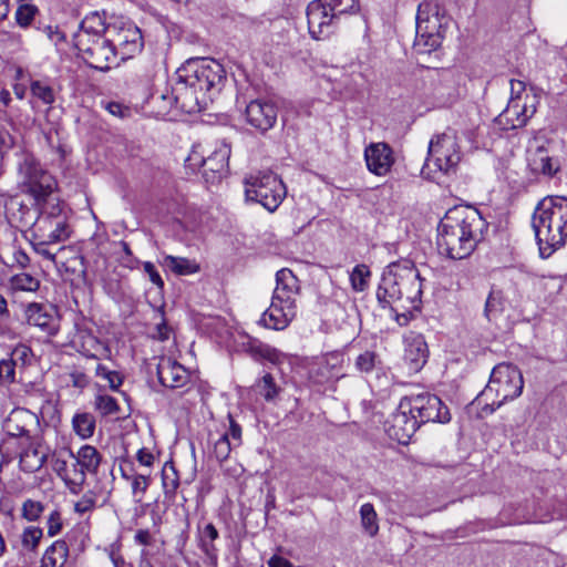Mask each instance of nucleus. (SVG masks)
<instances>
[{
    "mask_svg": "<svg viewBox=\"0 0 567 567\" xmlns=\"http://www.w3.org/2000/svg\"><path fill=\"white\" fill-rule=\"evenodd\" d=\"M18 173L25 192L32 195L39 206V216L31 228L33 239L53 243L66 240L71 234L68 213L61 202L52 197L56 186L53 176L29 153L22 154Z\"/></svg>",
    "mask_w": 567,
    "mask_h": 567,
    "instance_id": "1",
    "label": "nucleus"
},
{
    "mask_svg": "<svg viewBox=\"0 0 567 567\" xmlns=\"http://www.w3.org/2000/svg\"><path fill=\"white\" fill-rule=\"evenodd\" d=\"M177 75L178 81L173 87L174 101L181 111L188 114L207 109L226 79L224 66L209 58L188 60L178 69Z\"/></svg>",
    "mask_w": 567,
    "mask_h": 567,
    "instance_id": "2",
    "label": "nucleus"
},
{
    "mask_svg": "<svg viewBox=\"0 0 567 567\" xmlns=\"http://www.w3.org/2000/svg\"><path fill=\"white\" fill-rule=\"evenodd\" d=\"M486 229L487 223L477 209L455 206L446 212L439 224V252L454 260L464 259L474 251Z\"/></svg>",
    "mask_w": 567,
    "mask_h": 567,
    "instance_id": "3",
    "label": "nucleus"
},
{
    "mask_svg": "<svg viewBox=\"0 0 567 567\" xmlns=\"http://www.w3.org/2000/svg\"><path fill=\"white\" fill-rule=\"evenodd\" d=\"M423 293V279L411 260L391 262L384 269L377 289V299L382 308L417 310Z\"/></svg>",
    "mask_w": 567,
    "mask_h": 567,
    "instance_id": "4",
    "label": "nucleus"
},
{
    "mask_svg": "<svg viewBox=\"0 0 567 567\" xmlns=\"http://www.w3.org/2000/svg\"><path fill=\"white\" fill-rule=\"evenodd\" d=\"M542 258H549L567 241V198L550 196L543 198L532 216Z\"/></svg>",
    "mask_w": 567,
    "mask_h": 567,
    "instance_id": "5",
    "label": "nucleus"
},
{
    "mask_svg": "<svg viewBox=\"0 0 567 567\" xmlns=\"http://www.w3.org/2000/svg\"><path fill=\"white\" fill-rule=\"evenodd\" d=\"M73 41L81 58L89 66L106 71L112 64H117L115 47H113L106 25L99 13H91L82 20Z\"/></svg>",
    "mask_w": 567,
    "mask_h": 567,
    "instance_id": "6",
    "label": "nucleus"
},
{
    "mask_svg": "<svg viewBox=\"0 0 567 567\" xmlns=\"http://www.w3.org/2000/svg\"><path fill=\"white\" fill-rule=\"evenodd\" d=\"M299 292V280L293 272L287 268L278 270L271 303L262 313L259 322L268 329H286L296 317V301Z\"/></svg>",
    "mask_w": 567,
    "mask_h": 567,
    "instance_id": "7",
    "label": "nucleus"
},
{
    "mask_svg": "<svg viewBox=\"0 0 567 567\" xmlns=\"http://www.w3.org/2000/svg\"><path fill=\"white\" fill-rule=\"evenodd\" d=\"M523 388L524 380L519 369L509 363H499L493 369L487 385L473 404L484 403L482 412L491 414L505 402L517 399Z\"/></svg>",
    "mask_w": 567,
    "mask_h": 567,
    "instance_id": "8",
    "label": "nucleus"
},
{
    "mask_svg": "<svg viewBox=\"0 0 567 567\" xmlns=\"http://www.w3.org/2000/svg\"><path fill=\"white\" fill-rule=\"evenodd\" d=\"M245 195L248 200L256 202L268 212L274 213L287 195L281 178L270 171L250 174L244 181Z\"/></svg>",
    "mask_w": 567,
    "mask_h": 567,
    "instance_id": "9",
    "label": "nucleus"
},
{
    "mask_svg": "<svg viewBox=\"0 0 567 567\" xmlns=\"http://www.w3.org/2000/svg\"><path fill=\"white\" fill-rule=\"evenodd\" d=\"M461 161L456 134L449 130L433 136L429 144L424 169L450 174Z\"/></svg>",
    "mask_w": 567,
    "mask_h": 567,
    "instance_id": "10",
    "label": "nucleus"
},
{
    "mask_svg": "<svg viewBox=\"0 0 567 567\" xmlns=\"http://www.w3.org/2000/svg\"><path fill=\"white\" fill-rule=\"evenodd\" d=\"M403 409L412 411L419 425L427 422L446 423L451 420L447 406L435 394L420 393L403 399Z\"/></svg>",
    "mask_w": 567,
    "mask_h": 567,
    "instance_id": "11",
    "label": "nucleus"
},
{
    "mask_svg": "<svg viewBox=\"0 0 567 567\" xmlns=\"http://www.w3.org/2000/svg\"><path fill=\"white\" fill-rule=\"evenodd\" d=\"M116 58L127 60L140 53L144 47L141 30L133 23L106 25Z\"/></svg>",
    "mask_w": 567,
    "mask_h": 567,
    "instance_id": "12",
    "label": "nucleus"
},
{
    "mask_svg": "<svg viewBox=\"0 0 567 567\" xmlns=\"http://www.w3.org/2000/svg\"><path fill=\"white\" fill-rule=\"evenodd\" d=\"M245 117L250 126L260 133H266L271 130L277 122L278 107L271 100L256 99L247 104Z\"/></svg>",
    "mask_w": 567,
    "mask_h": 567,
    "instance_id": "13",
    "label": "nucleus"
},
{
    "mask_svg": "<svg viewBox=\"0 0 567 567\" xmlns=\"http://www.w3.org/2000/svg\"><path fill=\"white\" fill-rule=\"evenodd\" d=\"M419 427V421L412 411L403 409V400H401L396 412L385 423V432L389 437L400 444H408Z\"/></svg>",
    "mask_w": 567,
    "mask_h": 567,
    "instance_id": "14",
    "label": "nucleus"
},
{
    "mask_svg": "<svg viewBox=\"0 0 567 567\" xmlns=\"http://www.w3.org/2000/svg\"><path fill=\"white\" fill-rule=\"evenodd\" d=\"M307 20L309 32L315 39L328 37L339 23L323 0H315L308 4Z\"/></svg>",
    "mask_w": 567,
    "mask_h": 567,
    "instance_id": "15",
    "label": "nucleus"
},
{
    "mask_svg": "<svg viewBox=\"0 0 567 567\" xmlns=\"http://www.w3.org/2000/svg\"><path fill=\"white\" fill-rule=\"evenodd\" d=\"M39 426L38 415L23 408L13 409L3 422V431L9 436L29 440L38 432Z\"/></svg>",
    "mask_w": 567,
    "mask_h": 567,
    "instance_id": "16",
    "label": "nucleus"
},
{
    "mask_svg": "<svg viewBox=\"0 0 567 567\" xmlns=\"http://www.w3.org/2000/svg\"><path fill=\"white\" fill-rule=\"evenodd\" d=\"M534 100L529 95H525L524 101L518 95L511 96L506 109L499 115V123L513 130L525 126L536 112Z\"/></svg>",
    "mask_w": 567,
    "mask_h": 567,
    "instance_id": "17",
    "label": "nucleus"
},
{
    "mask_svg": "<svg viewBox=\"0 0 567 567\" xmlns=\"http://www.w3.org/2000/svg\"><path fill=\"white\" fill-rule=\"evenodd\" d=\"M368 169L377 176H385L394 164L393 151L389 144L371 143L364 150Z\"/></svg>",
    "mask_w": 567,
    "mask_h": 567,
    "instance_id": "18",
    "label": "nucleus"
},
{
    "mask_svg": "<svg viewBox=\"0 0 567 567\" xmlns=\"http://www.w3.org/2000/svg\"><path fill=\"white\" fill-rule=\"evenodd\" d=\"M437 19L431 21L429 18H423L421 7L416 16V35L414 40V50L417 53H430L441 45V37L436 32Z\"/></svg>",
    "mask_w": 567,
    "mask_h": 567,
    "instance_id": "19",
    "label": "nucleus"
},
{
    "mask_svg": "<svg viewBox=\"0 0 567 567\" xmlns=\"http://www.w3.org/2000/svg\"><path fill=\"white\" fill-rule=\"evenodd\" d=\"M157 377L161 384L169 389L185 386L189 381V372L177 361L162 357L157 363Z\"/></svg>",
    "mask_w": 567,
    "mask_h": 567,
    "instance_id": "20",
    "label": "nucleus"
},
{
    "mask_svg": "<svg viewBox=\"0 0 567 567\" xmlns=\"http://www.w3.org/2000/svg\"><path fill=\"white\" fill-rule=\"evenodd\" d=\"M429 357L427 344L424 337L419 333H410L404 338V361L411 371L417 372Z\"/></svg>",
    "mask_w": 567,
    "mask_h": 567,
    "instance_id": "21",
    "label": "nucleus"
},
{
    "mask_svg": "<svg viewBox=\"0 0 567 567\" xmlns=\"http://www.w3.org/2000/svg\"><path fill=\"white\" fill-rule=\"evenodd\" d=\"M49 450L38 441H31L30 444L20 452V468L27 473H35L42 468L47 462Z\"/></svg>",
    "mask_w": 567,
    "mask_h": 567,
    "instance_id": "22",
    "label": "nucleus"
},
{
    "mask_svg": "<svg viewBox=\"0 0 567 567\" xmlns=\"http://www.w3.org/2000/svg\"><path fill=\"white\" fill-rule=\"evenodd\" d=\"M528 167L534 174H540L546 177H553L560 169L559 161L549 156L547 150L543 146L528 152Z\"/></svg>",
    "mask_w": 567,
    "mask_h": 567,
    "instance_id": "23",
    "label": "nucleus"
},
{
    "mask_svg": "<svg viewBox=\"0 0 567 567\" xmlns=\"http://www.w3.org/2000/svg\"><path fill=\"white\" fill-rule=\"evenodd\" d=\"M230 148L226 143H220L206 158H199L195 164L202 165L204 174L207 172L223 174L228 166Z\"/></svg>",
    "mask_w": 567,
    "mask_h": 567,
    "instance_id": "24",
    "label": "nucleus"
},
{
    "mask_svg": "<svg viewBox=\"0 0 567 567\" xmlns=\"http://www.w3.org/2000/svg\"><path fill=\"white\" fill-rule=\"evenodd\" d=\"M25 313L29 324L38 327L49 334L58 332V323L55 324L54 317L42 305H29Z\"/></svg>",
    "mask_w": 567,
    "mask_h": 567,
    "instance_id": "25",
    "label": "nucleus"
},
{
    "mask_svg": "<svg viewBox=\"0 0 567 567\" xmlns=\"http://www.w3.org/2000/svg\"><path fill=\"white\" fill-rule=\"evenodd\" d=\"M246 352L257 361H268L272 364H281L286 355L276 348L257 339L249 340L245 346Z\"/></svg>",
    "mask_w": 567,
    "mask_h": 567,
    "instance_id": "26",
    "label": "nucleus"
},
{
    "mask_svg": "<svg viewBox=\"0 0 567 567\" xmlns=\"http://www.w3.org/2000/svg\"><path fill=\"white\" fill-rule=\"evenodd\" d=\"M69 557V546L65 540L53 542L42 555L40 567H64Z\"/></svg>",
    "mask_w": 567,
    "mask_h": 567,
    "instance_id": "27",
    "label": "nucleus"
},
{
    "mask_svg": "<svg viewBox=\"0 0 567 567\" xmlns=\"http://www.w3.org/2000/svg\"><path fill=\"white\" fill-rule=\"evenodd\" d=\"M81 352L93 359L109 358L111 350L106 343L93 336L91 332L83 331L80 333Z\"/></svg>",
    "mask_w": 567,
    "mask_h": 567,
    "instance_id": "28",
    "label": "nucleus"
},
{
    "mask_svg": "<svg viewBox=\"0 0 567 567\" xmlns=\"http://www.w3.org/2000/svg\"><path fill=\"white\" fill-rule=\"evenodd\" d=\"M69 454L74 461H78V465L86 470L89 473H96L101 461V453L93 445L85 444L81 446L76 453L69 451Z\"/></svg>",
    "mask_w": 567,
    "mask_h": 567,
    "instance_id": "29",
    "label": "nucleus"
},
{
    "mask_svg": "<svg viewBox=\"0 0 567 567\" xmlns=\"http://www.w3.org/2000/svg\"><path fill=\"white\" fill-rule=\"evenodd\" d=\"M161 265L178 276L193 275L199 271V265L195 260L184 257L166 255L163 257Z\"/></svg>",
    "mask_w": 567,
    "mask_h": 567,
    "instance_id": "30",
    "label": "nucleus"
},
{
    "mask_svg": "<svg viewBox=\"0 0 567 567\" xmlns=\"http://www.w3.org/2000/svg\"><path fill=\"white\" fill-rule=\"evenodd\" d=\"M96 426L95 416L89 412H78L72 417L74 433L83 440L93 436Z\"/></svg>",
    "mask_w": 567,
    "mask_h": 567,
    "instance_id": "31",
    "label": "nucleus"
},
{
    "mask_svg": "<svg viewBox=\"0 0 567 567\" xmlns=\"http://www.w3.org/2000/svg\"><path fill=\"white\" fill-rule=\"evenodd\" d=\"M504 311V296L501 290H492L485 301L484 316L492 322L499 318Z\"/></svg>",
    "mask_w": 567,
    "mask_h": 567,
    "instance_id": "32",
    "label": "nucleus"
},
{
    "mask_svg": "<svg viewBox=\"0 0 567 567\" xmlns=\"http://www.w3.org/2000/svg\"><path fill=\"white\" fill-rule=\"evenodd\" d=\"M111 493L112 482L97 480L82 496L86 499L94 501L97 506H103L109 501Z\"/></svg>",
    "mask_w": 567,
    "mask_h": 567,
    "instance_id": "33",
    "label": "nucleus"
},
{
    "mask_svg": "<svg viewBox=\"0 0 567 567\" xmlns=\"http://www.w3.org/2000/svg\"><path fill=\"white\" fill-rule=\"evenodd\" d=\"M331 13L338 21L346 14H354L360 6L357 0H323Z\"/></svg>",
    "mask_w": 567,
    "mask_h": 567,
    "instance_id": "34",
    "label": "nucleus"
},
{
    "mask_svg": "<svg viewBox=\"0 0 567 567\" xmlns=\"http://www.w3.org/2000/svg\"><path fill=\"white\" fill-rule=\"evenodd\" d=\"M86 473H89L86 470L78 465V461L73 463L66 480V487L71 494L79 495L82 492L86 482Z\"/></svg>",
    "mask_w": 567,
    "mask_h": 567,
    "instance_id": "35",
    "label": "nucleus"
},
{
    "mask_svg": "<svg viewBox=\"0 0 567 567\" xmlns=\"http://www.w3.org/2000/svg\"><path fill=\"white\" fill-rule=\"evenodd\" d=\"M43 537L42 528L38 526H28L20 536L21 546L25 551L35 553Z\"/></svg>",
    "mask_w": 567,
    "mask_h": 567,
    "instance_id": "36",
    "label": "nucleus"
},
{
    "mask_svg": "<svg viewBox=\"0 0 567 567\" xmlns=\"http://www.w3.org/2000/svg\"><path fill=\"white\" fill-rule=\"evenodd\" d=\"M122 476L125 480L131 481L133 497L136 503H141L145 496V493H146L150 484H151L150 476L144 475V474H135V475L130 476L123 470H122Z\"/></svg>",
    "mask_w": 567,
    "mask_h": 567,
    "instance_id": "37",
    "label": "nucleus"
},
{
    "mask_svg": "<svg viewBox=\"0 0 567 567\" xmlns=\"http://www.w3.org/2000/svg\"><path fill=\"white\" fill-rule=\"evenodd\" d=\"M360 516L364 532L371 537L375 536L379 530V525L373 505L371 503H364L360 508Z\"/></svg>",
    "mask_w": 567,
    "mask_h": 567,
    "instance_id": "38",
    "label": "nucleus"
},
{
    "mask_svg": "<svg viewBox=\"0 0 567 567\" xmlns=\"http://www.w3.org/2000/svg\"><path fill=\"white\" fill-rule=\"evenodd\" d=\"M162 484L164 495L167 498H174L179 486V477L173 465H165L162 472Z\"/></svg>",
    "mask_w": 567,
    "mask_h": 567,
    "instance_id": "39",
    "label": "nucleus"
},
{
    "mask_svg": "<svg viewBox=\"0 0 567 567\" xmlns=\"http://www.w3.org/2000/svg\"><path fill=\"white\" fill-rule=\"evenodd\" d=\"M30 91L33 97L45 105H51L55 101L53 87L44 81L35 80L30 84Z\"/></svg>",
    "mask_w": 567,
    "mask_h": 567,
    "instance_id": "40",
    "label": "nucleus"
},
{
    "mask_svg": "<svg viewBox=\"0 0 567 567\" xmlns=\"http://www.w3.org/2000/svg\"><path fill=\"white\" fill-rule=\"evenodd\" d=\"M200 547L206 555L213 557L217 553L214 542L218 538V530L213 524H206L200 529Z\"/></svg>",
    "mask_w": 567,
    "mask_h": 567,
    "instance_id": "41",
    "label": "nucleus"
},
{
    "mask_svg": "<svg viewBox=\"0 0 567 567\" xmlns=\"http://www.w3.org/2000/svg\"><path fill=\"white\" fill-rule=\"evenodd\" d=\"M370 276L371 271L367 265H357L350 274V281L353 290H365L369 285Z\"/></svg>",
    "mask_w": 567,
    "mask_h": 567,
    "instance_id": "42",
    "label": "nucleus"
},
{
    "mask_svg": "<svg viewBox=\"0 0 567 567\" xmlns=\"http://www.w3.org/2000/svg\"><path fill=\"white\" fill-rule=\"evenodd\" d=\"M16 145V137L2 125H0V176L4 173V158Z\"/></svg>",
    "mask_w": 567,
    "mask_h": 567,
    "instance_id": "43",
    "label": "nucleus"
},
{
    "mask_svg": "<svg viewBox=\"0 0 567 567\" xmlns=\"http://www.w3.org/2000/svg\"><path fill=\"white\" fill-rule=\"evenodd\" d=\"M94 406L104 416L116 414L120 410L116 400L107 394L96 395Z\"/></svg>",
    "mask_w": 567,
    "mask_h": 567,
    "instance_id": "44",
    "label": "nucleus"
},
{
    "mask_svg": "<svg viewBox=\"0 0 567 567\" xmlns=\"http://www.w3.org/2000/svg\"><path fill=\"white\" fill-rule=\"evenodd\" d=\"M311 378L316 383L323 384L330 380L339 378V373L334 371V367L324 361L318 364L317 369L312 371Z\"/></svg>",
    "mask_w": 567,
    "mask_h": 567,
    "instance_id": "45",
    "label": "nucleus"
},
{
    "mask_svg": "<svg viewBox=\"0 0 567 567\" xmlns=\"http://www.w3.org/2000/svg\"><path fill=\"white\" fill-rule=\"evenodd\" d=\"M43 512L44 505L39 501L28 498L22 504L21 515L29 522H37Z\"/></svg>",
    "mask_w": 567,
    "mask_h": 567,
    "instance_id": "46",
    "label": "nucleus"
},
{
    "mask_svg": "<svg viewBox=\"0 0 567 567\" xmlns=\"http://www.w3.org/2000/svg\"><path fill=\"white\" fill-rule=\"evenodd\" d=\"M380 363L379 355L373 351H364L355 359V368L360 372L369 373Z\"/></svg>",
    "mask_w": 567,
    "mask_h": 567,
    "instance_id": "47",
    "label": "nucleus"
},
{
    "mask_svg": "<svg viewBox=\"0 0 567 567\" xmlns=\"http://www.w3.org/2000/svg\"><path fill=\"white\" fill-rule=\"evenodd\" d=\"M11 282L14 289L23 291H35L40 286L37 278L25 272L13 276Z\"/></svg>",
    "mask_w": 567,
    "mask_h": 567,
    "instance_id": "48",
    "label": "nucleus"
},
{
    "mask_svg": "<svg viewBox=\"0 0 567 567\" xmlns=\"http://www.w3.org/2000/svg\"><path fill=\"white\" fill-rule=\"evenodd\" d=\"M38 8L33 4H21L16 11V21L21 28H28L33 21Z\"/></svg>",
    "mask_w": 567,
    "mask_h": 567,
    "instance_id": "49",
    "label": "nucleus"
},
{
    "mask_svg": "<svg viewBox=\"0 0 567 567\" xmlns=\"http://www.w3.org/2000/svg\"><path fill=\"white\" fill-rule=\"evenodd\" d=\"M233 443L228 436V433H224L214 443V454L219 462H223L228 458L230 451L233 449Z\"/></svg>",
    "mask_w": 567,
    "mask_h": 567,
    "instance_id": "50",
    "label": "nucleus"
},
{
    "mask_svg": "<svg viewBox=\"0 0 567 567\" xmlns=\"http://www.w3.org/2000/svg\"><path fill=\"white\" fill-rule=\"evenodd\" d=\"M260 393L267 401H271L278 393L275 380L271 374L267 373L262 377L260 384Z\"/></svg>",
    "mask_w": 567,
    "mask_h": 567,
    "instance_id": "51",
    "label": "nucleus"
},
{
    "mask_svg": "<svg viewBox=\"0 0 567 567\" xmlns=\"http://www.w3.org/2000/svg\"><path fill=\"white\" fill-rule=\"evenodd\" d=\"M62 527H63V522H62V515H61L60 511H58V509L52 511L47 518L48 536H50V537L56 536L62 530Z\"/></svg>",
    "mask_w": 567,
    "mask_h": 567,
    "instance_id": "52",
    "label": "nucleus"
},
{
    "mask_svg": "<svg viewBox=\"0 0 567 567\" xmlns=\"http://www.w3.org/2000/svg\"><path fill=\"white\" fill-rule=\"evenodd\" d=\"M14 360L2 359L0 360V383H12L14 382Z\"/></svg>",
    "mask_w": 567,
    "mask_h": 567,
    "instance_id": "53",
    "label": "nucleus"
},
{
    "mask_svg": "<svg viewBox=\"0 0 567 567\" xmlns=\"http://www.w3.org/2000/svg\"><path fill=\"white\" fill-rule=\"evenodd\" d=\"M134 542L136 545L148 549L155 543V537L148 529L140 528L134 534Z\"/></svg>",
    "mask_w": 567,
    "mask_h": 567,
    "instance_id": "54",
    "label": "nucleus"
},
{
    "mask_svg": "<svg viewBox=\"0 0 567 567\" xmlns=\"http://www.w3.org/2000/svg\"><path fill=\"white\" fill-rule=\"evenodd\" d=\"M143 269H144V272L148 276L152 284H154L159 289L164 288V281L153 262H151V261L143 262Z\"/></svg>",
    "mask_w": 567,
    "mask_h": 567,
    "instance_id": "55",
    "label": "nucleus"
},
{
    "mask_svg": "<svg viewBox=\"0 0 567 567\" xmlns=\"http://www.w3.org/2000/svg\"><path fill=\"white\" fill-rule=\"evenodd\" d=\"M54 243L53 241H44V240H33L32 245H33V248L35 250V252L40 256H42L43 258L52 261V262H55V255L52 254L49 249H48V246L49 245H53Z\"/></svg>",
    "mask_w": 567,
    "mask_h": 567,
    "instance_id": "56",
    "label": "nucleus"
},
{
    "mask_svg": "<svg viewBox=\"0 0 567 567\" xmlns=\"http://www.w3.org/2000/svg\"><path fill=\"white\" fill-rule=\"evenodd\" d=\"M104 107L110 114L117 116L120 118L127 117L131 114L130 107H127L118 102H113V101L107 102V103H105Z\"/></svg>",
    "mask_w": 567,
    "mask_h": 567,
    "instance_id": "57",
    "label": "nucleus"
},
{
    "mask_svg": "<svg viewBox=\"0 0 567 567\" xmlns=\"http://www.w3.org/2000/svg\"><path fill=\"white\" fill-rule=\"evenodd\" d=\"M52 470L56 473V475L64 482L66 485L68 473H70V468L68 467L66 461L55 457L52 460Z\"/></svg>",
    "mask_w": 567,
    "mask_h": 567,
    "instance_id": "58",
    "label": "nucleus"
},
{
    "mask_svg": "<svg viewBox=\"0 0 567 567\" xmlns=\"http://www.w3.org/2000/svg\"><path fill=\"white\" fill-rule=\"evenodd\" d=\"M96 507L99 506L94 503V501L86 499L83 496H81V498L74 503V512L79 515L90 513Z\"/></svg>",
    "mask_w": 567,
    "mask_h": 567,
    "instance_id": "59",
    "label": "nucleus"
},
{
    "mask_svg": "<svg viewBox=\"0 0 567 567\" xmlns=\"http://www.w3.org/2000/svg\"><path fill=\"white\" fill-rule=\"evenodd\" d=\"M229 423L228 436L233 441L234 446H238L241 443V427L234 421L231 415H229Z\"/></svg>",
    "mask_w": 567,
    "mask_h": 567,
    "instance_id": "60",
    "label": "nucleus"
},
{
    "mask_svg": "<svg viewBox=\"0 0 567 567\" xmlns=\"http://www.w3.org/2000/svg\"><path fill=\"white\" fill-rule=\"evenodd\" d=\"M31 353V350L27 346H18L14 348V350L11 353V360H14V364H17L18 361H22L23 363L27 362Z\"/></svg>",
    "mask_w": 567,
    "mask_h": 567,
    "instance_id": "61",
    "label": "nucleus"
},
{
    "mask_svg": "<svg viewBox=\"0 0 567 567\" xmlns=\"http://www.w3.org/2000/svg\"><path fill=\"white\" fill-rule=\"evenodd\" d=\"M70 379L72 385L78 389H84L90 382L87 375L79 371L72 372L70 374Z\"/></svg>",
    "mask_w": 567,
    "mask_h": 567,
    "instance_id": "62",
    "label": "nucleus"
},
{
    "mask_svg": "<svg viewBox=\"0 0 567 567\" xmlns=\"http://www.w3.org/2000/svg\"><path fill=\"white\" fill-rule=\"evenodd\" d=\"M104 380L107 381L110 389L113 391H117L123 383V377L121 375V373L113 370H111V372L107 373V377Z\"/></svg>",
    "mask_w": 567,
    "mask_h": 567,
    "instance_id": "63",
    "label": "nucleus"
},
{
    "mask_svg": "<svg viewBox=\"0 0 567 567\" xmlns=\"http://www.w3.org/2000/svg\"><path fill=\"white\" fill-rule=\"evenodd\" d=\"M268 567H292V564L279 555H274L268 560Z\"/></svg>",
    "mask_w": 567,
    "mask_h": 567,
    "instance_id": "64",
    "label": "nucleus"
}]
</instances>
